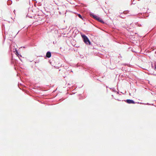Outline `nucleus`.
Masks as SVG:
<instances>
[{
  "instance_id": "nucleus-18",
  "label": "nucleus",
  "mask_w": 156,
  "mask_h": 156,
  "mask_svg": "<svg viewBox=\"0 0 156 156\" xmlns=\"http://www.w3.org/2000/svg\"><path fill=\"white\" fill-rule=\"evenodd\" d=\"M138 1H140V0H138Z\"/></svg>"
},
{
  "instance_id": "nucleus-10",
  "label": "nucleus",
  "mask_w": 156,
  "mask_h": 156,
  "mask_svg": "<svg viewBox=\"0 0 156 156\" xmlns=\"http://www.w3.org/2000/svg\"><path fill=\"white\" fill-rule=\"evenodd\" d=\"M34 0L35 1V3H37V2L36 0Z\"/></svg>"
},
{
  "instance_id": "nucleus-13",
  "label": "nucleus",
  "mask_w": 156,
  "mask_h": 156,
  "mask_svg": "<svg viewBox=\"0 0 156 156\" xmlns=\"http://www.w3.org/2000/svg\"><path fill=\"white\" fill-rule=\"evenodd\" d=\"M60 49H62V48H61V47H60Z\"/></svg>"
},
{
  "instance_id": "nucleus-6",
  "label": "nucleus",
  "mask_w": 156,
  "mask_h": 156,
  "mask_svg": "<svg viewBox=\"0 0 156 156\" xmlns=\"http://www.w3.org/2000/svg\"><path fill=\"white\" fill-rule=\"evenodd\" d=\"M78 16L82 20H83V18L82 17V16H81V15L80 14H78Z\"/></svg>"
},
{
  "instance_id": "nucleus-17",
  "label": "nucleus",
  "mask_w": 156,
  "mask_h": 156,
  "mask_svg": "<svg viewBox=\"0 0 156 156\" xmlns=\"http://www.w3.org/2000/svg\"><path fill=\"white\" fill-rule=\"evenodd\" d=\"M71 72H73V71L72 70L71 71Z\"/></svg>"
},
{
  "instance_id": "nucleus-11",
  "label": "nucleus",
  "mask_w": 156,
  "mask_h": 156,
  "mask_svg": "<svg viewBox=\"0 0 156 156\" xmlns=\"http://www.w3.org/2000/svg\"><path fill=\"white\" fill-rule=\"evenodd\" d=\"M155 69H156V64H155Z\"/></svg>"
},
{
  "instance_id": "nucleus-9",
  "label": "nucleus",
  "mask_w": 156,
  "mask_h": 156,
  "mask_svg": "<svg viewBox=\"0 0 156 156\" xmlns=\"http://www.w3.org/2000/svg\"><path fill=\"white\" fill-rule=\"evenodd\" d=\"M115 68V67H112V68H111V67H110V69H114Z\"/></svg>"
},
{
  "instance_id": "nucleus-5",
  "label": "nucleus",
  "mask_w": 156,
  "mask_h": 156,
  "mask_svg": "<svg viewBox=\"0 0 156 156\" xmlns=\"http://www.w3.org/2000/svg\"><path fill=\"white\" fill-rule=\"evenodd\" d=\"M12 3V2L11 0H8L7 2V4L8 5H11Z\"/></svg>"
},
{
  "instance_id": "nucleus-3",
  "label": "nucleus",
  "mask_w": 156,
  "mask_h": 156,
  "mask_svg": "<svg viewBox=\"0 0 156 156\" xmlns=\"http://www.w3.org/2000/svg\"><path fill=\"white\" fill-rule=\"evenodd\" d=\"M125 101L127 103L129 104H135L136 103L133 100L131 99H127L125 100Z\"/></svg>"
},
{
  "instance_id": "nucleus-8",
  "label": "nucleus",
  "mask_w": 156,
  "mask_h": 156,
  "mask_svg": "<svg viewBox=\"0 0 156 156\" xmlns=\"http://www.w3.org/2000/svg\"><path fill=\"white\" fill-rule=\"evenodd\" d=\"M112 91L113 92H116V90H115V88H112Z\"/></svg>"
},
{
  "instance_id": "nucleus-7",
  "label": "nucleus",
  "mask_w": 156,
  "mask_h": 156,
  "mask_svg": "<svg viewBox=\"0 0 156 156\" xmlns=\"http://www.w3.org/2000/svg\"><path fill=\"white\" fill-rule=\"evenodd\" d=\"M16 55L19 57V55L18 52L17 51V50H16Z\"/></svg>"
},
{
  "instance_id": "nucleus-12",
  "label": "nucleus",
  "mask_w": 156,
  "mask_h": 156,
  "mask_svg": "<svg viewBox=\"0 0 156 156\" xmlns=\"http://www.w3.org/2000/svg\"><path fill=\"white\" fill-rule=\"evenodd\" d=\"M154 75H155V76H156V74H154Z\"/></svg>"
},
{
  "instance_id": "nucleus-15",
  "label": "nucleus",
  "mask_w": 156,
  "mask_h": 156,
  "mask_svg": "<svg viewBox=\"0 0 156 156\" xmlns=\"http://www.w3.org/2000/svg\"><path fill=\"white\" fill-rule=\"evenodd\" d=\"M112 97H113V95H112Z\"/></svg>"
},
{
  "instance_id": "nucleus-1",
  "label": "nucleus",
  "mask_w": 156,
  "mask_h": 156,
  "mask_svg": "<svg viewBox=\"0 0 156 156\" xmlns=\"http://www.w3.org/2000/svg\"><path fill=\"white\" fill-rule=\"evenodd\" d=\"M90 17H92L94 19L100 22L101 23H104V21L102 19H101V18L97 16L96 15H94V14L93 13L91 12H90Z\"/></svg>"
},
{
  "instance_id": "nucleus-14",
  "label": "nucleus",
  "mask_w": 156,
  "mask_h": 156,
  "mask_svg": "<svg viewBox=\"0 0 156 156\" xmlns=\"http://www.w3.org/2000/svg\"><path fill=\"white\" fill-rule=\"evenodd\" d=\"M117 94H119V92H118L117 93Z\"/></svg>"
},
{
  "instance_id": "nucleus-16",
  "label": "nucleus",
  "mask_w": 156,
  "mask_h": 156,
  "mask_svg": "<svg viewBox=\"0 0 156 156\" xmlns=\"http://www.w3.org/2000/svg\"><path fill=\"white\" fill-rule=\"evenodd\" d=\"M141 26V25H140V26Z\"/></svg>"
},
{
  "instance_id": "nucleus-2",
  "label": "nucleus",
  "mask_w": 156,
  "mask_h": 156,
  "mask_svg": "<svg viewBox=\"0 0 156 156\" xmlns=\"http://www.w3.org/2000/svg\"><path fill=\"white\" fill-rule=\"evenodd\" d=\"M83 42L87 45H91V42L87 37L85 34L81 35Z\"/></svg>"
},
{
  "instance_id": "nucleus-4",
  "label": "nucleus",
  "mask_w": 156,
  "mask_h": 156,
  "mask_svg": "<svg viewBox=\"0 0 156 156\" xmlns=\"http://www.w3.org/2000/svg\"><path fill=\"white\" fill-rule=\"evenodd\" d=\"M46 56L47 58H50L51 56V52L48 51L46 53Z\"/></svg>"
}]
</instances>
